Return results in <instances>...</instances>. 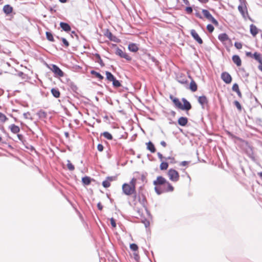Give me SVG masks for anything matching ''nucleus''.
<instances>
[{"instance_id": "obj_37", "label": "nucleus", "mask_w": 262, "mask_h": 262, "mask_svg": "<svg viewBox=\"0 0 262 262\" xmlns=\"http://www.w3.org/2000/svg\"><path fill=\"white\" fill-rule=\"evenodd\" d=\"M234 104L239 111L242 110V106L238 101H237L236 100L234 101Z\"/></svg>"}, {"instance_id": "obj_42", "label": "nucleus", "mask_w": 262, "mask_h": 262, "mask_svg": "<svg viewBox=\"0 0 262 262\" xmlns=\"http://www.w3.org/2000/svg\"><path fill=\"white\" fill-rule=\"evenodd\" d=\"M61 40L63 42V43L68 47L69 46V42L67 40V39L64 38H62Z\"/></svg>"}, {"instance_id": "obj_30", "label": "nucleus", "mask_w": 262, "mask_h": 262, "mask_svg": "<svg viewBox=\"0 0 262 262\" xmlns=\"http://www.w3.org/2000/svg\"><path fill=\"white\" fill-rule=\"evenodd\" d=\"M8 120V118L2 113L0 112V122H5Z\"/></svg>"}, {"instance_id": "obj_53", "label": "nucleus", "mask_w": 262, "mask_h": 262, "mask_svg": "<svg viewBox=\"0 0 262 262\" xmlns=\"http://www.w3.org/2000/svg\"><path fill=\"white\" fill-rule=\"evenodd\" d=\"M157 155H158V158H159L161 160H162V159H163V157L161 153H160V152H158V153L157 154Z\"/></svg>"}, {"instance_id": "obj_60", "label": "nucleus", "mask_w": 262, "mask_h": 262, "mask_svg": "<svg viewBox=\"0 0 262 262\" xmlns=\"http://www.w3.org/2000/svg\"><path fill=\"white\" fill-rule=\"evenodd\" d=\"M198 1L202 3H206L208 1V0H198Z\"/></svg>"}, {"instance_id": "obj_46", "label": "nucleus", "mask_w": 262, "mask_h": 262, "mask_svg": "<svg viewBox=\"0 0 262 262\" xmlns=\"http://www.w3.org/2000/svg\"><path fill=\"white\" fill-rule=\"evenodd\" d=\"M96 57L98 58V59H99V61H98V62L101 65V66H103V62H102V59H101V57L100 56V55L99 54H96Z\"/></svg>"}, {"instance_id": "obj_27", "label": "nucleus", "mask_w": 262, "mask_h": 262, "mask_svg": "<svg viewBox=\"0 0 262 262\" xmlns=\"http://www.w3.org/2000/svg\"><path fill=\"white\" fill-rule=\"evenodd\" d=\"M91 73L93 75H95L97 78H98L99 80H102L104 77L102 75H101L99 73H98L95 71H92L91 72Z\"/></svg>"}, {"instance_id": "obj_10", "label": "nucleus", "mask_w": 262, "mask_h": 262, "mask_svg": "<svg viewBox=\"0 0 262 262\" xmlns=\"http://www.w3.org/2000/svg\"><path fill=\"white\" fill-rule=\"evenodd\" d=\"M170 99L172 101L175 106L180 108L182 106V103L180 101L178 98L174 97L173 96L170 95L169 97Z\"/></svg>"}, {"instance_id": "obj_11", "label": "nucleus", "mask_w": 262, "mask_h": 262, "mask_svg": "<svg viewBox=\"0 0 262 262\" xmlns=\"http://www.w3.org/2000/svg\"><path fill=\"white\" fill-rule=\"evenodd\" d=\"M250 31L253 36L255 37L258 33V28L253 24L250 26Z\"/></svg>"}, {"instance_id": "obj_54", "label": "nucleus", "mask_w": 262, "mask_h": 262, "mask_svg": "<svg viewBox=\"0 0 262 262\" xmlns=\"http://www.w3.org/2000/svg\"><path fill=\"white\" fill-rule=\"evenodd\" d=\"M195 16L200 18H201V19L203 18V17L202 16V15L199 12H197L195 13Z\"/></svg>"}, {"instance_id": "obj_5", "label": "nucleus", "mask_w": 262, "mask_h": 262, "mask_svg": "<svg viewBox=\"0 0 262 262\" xmlns=\"http://www.w3.org/2000/svg\"><path fill=\"white\" fill-rule=\"evenodd\" d=\"M115 53L121 58H125L127 60H130L131 57L126 53L124 52L122 50L117 48L116 50Z\"/></svg>"}, {"instance_id": "obj_38", "label": "nucleus", "mask_w": 262, "mask_h": 262, "mask_svg": "<svg viewBox=\"0 0 262 262\" xmlns=\"http://www.w3.org/2000/svg\"><path fill=\"white\" fill-rule=\"evenodd\" d=\"M207 29L208 30V31L209 32H212L214 30V27L213 26L211 25V24H209L207 26Z\"/></svg>"}, {"instance_id": "obj_1", "label": "nucleus", "mask_w": 262, "mask_h": 262, "mask_svg": "<svg viewBox=\"0 0 262 262\" xmlns=\"http://www.w3.org/2000/svg\"><path fill=\"white\" fill-rule=\"evenodd\" d=\"M136 179L135 178H133L129 184H123L122 186L123 193L126 195L136 194Z\"/></svg>"}, {"instance_id": "obj_64", "label": "nucleus", "mask_w": 262, "mask_h": 262, "mask_svg": "<svg viewBox=\"0 0 262 262\" xmlns=\"http://www.w3.org/2000/svg\"><path fill=\"white\" fill-rule=\"evenodd\" d=\"M40 114H41V115H43V116H45V115H46V113H45L44 112L40 111Z\"/></svg>"}, {"instance_id": "obj_29", "label": "nucleus", "mask_w": 262, "mask_h": 262, "mask_svg": "<svg viewBox=\"0 0 262 262\" xmlns=\"http://www.w3.org/2000/svg\"><path fill=\"white\" fill-rule=\"evenodd\" d=\"M168 167V164L167 162H162L160 164V167L161 170H166Z\"/></svg>"}, {"instance_id": "obj_49", "label": "nucleus", "mask_w": 262, "mask_h": 262, "mask_svg": "<svg viewBox=\"0 0 262 262\" xmlns=\"http://www.w3.org/2000/svg\"><path fill=\"white\" fill-rule=\"evenodd\" d=\"M140 201V203L141 205V206L143 207V208H144L145 207V203H144V201H145V198H143L142 200V201Z\"/></svg>"}, {"instance_id": "obj_6", "label": "nucleus", "mask_w": 262, "mask_h": 262, "mask_svg": "<svg viewBox=\"0 0 262 262\" xmlns=\"http://www.w3.org/2000/svg\"><path fill=\"white\" fill-rule=\"evenodd\" d=\"M182 100L183 102V105L182 104L180 109L186 111L190 110L191 108V105L190 102L184 98H182Z\"/></svg>"}, {"instance_id": "obj_12", "label": "nucleus", "mask_w": 262, "mask_h": 262, "mask_svg": "<svg viewBox=\"0 0 262 262\" xmlns=\"http://www.w3.org/2000/svg\"><path fill=\"white\" fill-rule=\"evenodd\" d=\"M60 26L63 31L67 32L70 31L71 30L70 26L66 23L61 22L60 23Z\"/></svg>"}, {"instance_id": "obj_41", "label": "nucleus", "mask_w": 262, "mask_h": 262, "mask_svg": "<svg viewBox=\"0 0 262 262\" xmlns=\"http://www.w3.org/2000/svg\"><path fill=\"white\" fill-rule=\"evenodd\" d=\"M232 90L234 92H236L238 90H239V87H238V85L237 83H234L233 86H232Z\"/></svg>"}, {"instance_id": "obj_58", "label": "nucleus", "mask_w": 262, "mask_h": 262, "mask_svg": "<svg viewBox=\"0 0 262 262\" xmlns=\"http://www.w3.org/2000/svg\"><path fill=\"white\" fill-rule=\"evenodd\" d=\"M108 36V37L111 40H113V39H112V36H113V35H112V34L111 32H110V33H108V36Z\"/></svg>"}, {"instance_id": "obj_19", "label": "nucleus", "mask_w": 262, "mask_h": 262, "mask_svg": "<svg viewBox=\"0 0 262 262\" xmlns=\"http://www.w3.org/2000/svg\"><path fill=\"white\" fill-rule=\"evenodd\" d=\"M128 48L130 51L133 52H136L139 49L137 44L133 43L129 44Z\"/></svg>"}, {"instance_id": "obj_25", "label": "nucleus", "mask_w": 262, "mask_h": 262, "mask_svg": "<svg viewBox=\"0 0 262 262\" xmlns=\"http://www.w3.org/2000/svg\"><path fill=\"white\" fill-rule=\"evenodd\" d=\"M155 190L156 193L159 195L161 194L164 191V188H162V186H156Z\"/></svg>"}, {"instance_id": "obj_57", "label": "nucleus", "mask_w": 262, "mask_h": 262, "mask_svg": "<svg viewBox=\"0 0 262 262\" xmlns=\"http://www.w3.org/2000/svg\"><path fill=\"white\" fill-rule=\"evenodd\" d=\"M237 93V95L239 97H242V93L240 92L239 90L236 92Z\"/></svg>"}, {"instance_id": "obj_44", "label": "nucleus", "mask_w": 262, "mask_h": 262, "mask_svg": "<svg viewBox=\"0 0 262 262\" xmlns=\"http://www.w3.org/2000/svg\"><path fill=\"white\" fill-rule=\"evenodd\" d=\"M110 221H111V225L112 226V227H113L114 228L116 227V224L115 222V220L113 218H111Z\"/></svg>"}, {"instance_id": "obj_48", "label": "nucleus", "mask_w": 262, "mask_h": 262, "mask_svg": "<svg viewBox=\"0 0 262 262\" xmlns=\"http://www.w3.org/2000/svg\"><path fill=\"white\" fill-rule=\"evenodd\" d=\"M115 179H116L115 177H108L106 178L107 180H108L110 182L111 181H113L115 180Z\"/></svg>"}, {"instance_id": "obj_3", "label": "nucleus", "mask_w": 262, "mask_h": 262, "mask_svg": "<svg viewBox=\"0 0 262 262\" xmlns=\"http://www.w3.org/2000/svg\"><path fill=\"white\" fill-rule=\"evenodd\" d=\"M202 13L204 16L215 25H218L217 21L212 16L210 13L207 10L203 9Z\"/></svg>"}, {"instance_id": "obj_13", "label": "nucleus", "mask_w": 262, "mask_h": 262, "mask_svg": "<svg viewBox=\"0 0 262 262\" xmlns=\"http://www.w3.org/2000/svg\"><path fill=\"white\" fill-rule=\"evenodd\" d=\"M252 58H253L256 60H257L259 63V64H262V55L260 54V53H258L257 52H255L253 54Z\"/></svg>"}, {"instance_id": "obj_9", "label": "nucleus", "mask_w": 262, "mask_h": 262, "mask_svg": "<svg viewBox=\"0 0 262 262\" xmlns=\"http://www.w3.org/2000/svg\"><path fill=\"white\" fill-rule=\"evenodd\" d=\"M190 34L192 37L200 44L203 43V40L199 36V34L196 33L195 30L192 29L190 31Z\"/></svg>"}, {"instance_id": "obj_17", "label": "nucleus", "mask_w": 262, "mask_h": 262, "mask_svg": "<svg viewBox=\"0 0 262 262\" xmlns=\"http://www.w3.org/2000/svg\"><path fill=\"white\" fill-rule=\"evenodd\" d=\"M218 38L222 42L226 41L229 39L228 36L226 33L220 34L218 36Z\"/></svg>"}, {"instance_id": "obj_50", "label": "nucleus", "mask_w": 262, "mask_h": 262, "mask_svg": "<svg viewBox=\"0 0 262 262\" xmlns=\"http://www.w3.org/2000/svg\"><path fill=\"white\" fill-rule=\"evenodd\" d=\"M188 162H187V161H182L180 163V165L182 166H185L188 164Z\"/></svg>"}, {"instance_id": "obj_26", "label": "nucleus", "mask_w": 262, "mask_h": 262, "mask_svg": "<svg viewBox=\"0 0 262 262\" xmlns=\"http://www.w3.org/2000/svg\"><path fill=\"white\" fill-rule=\"evenodd\" d=\"M105 74L106 79L110 81H112L115 78L114 76L110 72L106 71Z\"/></svg>"}, {"instance_id": "obj_52", "label": "nucleus", "mask_w": 262, "mask_h": 262, "mask_svg": "<svg viewBox=\"0 0 262 262\" xmlns=\"http://www.w3.org/2000/svg\"><path fill=\"white\" fill-rule=\"evenodd\" d=\"M97 207L100 210H101L103 208V206H102L100 203H98Z\"/></svg>"}, {"instance_id": "obj_21", "label": "nucleus", "mask_w": 262, "mask_h": 262, "mask_svg": "<svg viewBox=\"0 0 262 262\" xmlns=\"http://www.w3.org/2000/svg\"><path fill=\"white\" fill-rule=\"evenodd\" d=\"M10 128L11 132L14 134H16V133H18L20 130L19 127L14 124H12L10 126Z\"/></svg>"}, {"instance_id": "obj_2", "label": "nucleus", "mask_w": 262, "mask_h": 262, "mask_svg": "<svg viewBox=\"0 0 262 262\" xmlns=\"http://www.w3.org/2000/svg\"><path fill=\"white\" fill-rule=\"evenodd\" d=\"M168 176L169 179L172 182H176L179 180L180 176L179 172L173 169H169Z\"/></svg>"}, {"instance_id": "obj_45", "label": "nucleus", "mask_w": 262, "mask_h": 262, "mask_svg": "<svg viewBox=\"0 0 262 262\" xmlns=\"http://www.w3.org/2000/svg\"><path fill=\"white\" fill-rule=\"evenodd\" d=\"M238 9L239 11L243 15L244 13L243 6H242L241 5L238 6Z\"/></svg>"}, {"instance_id": "obj_56", "label": "nucleus", "mask_w": 262, "mask_h": 262, "mask_svg": "<svg viewBox=\"0 0 262 262\" xmlns=\"http://www.w3.org/2000/svg\"><path fill=\"white\" fill-rule=\"evenodd\" d=\"M184 3L186 5H189V2L188 0H183Z\"/></svg>"}, {"instance_id": "obj_43", "label": "nucleus", "mask_w": 262, "mask_h": 262, "mask_svg": "<svg viewBox=\"0 0 262 262\" xmlns=\"http://www.w3.org/2000/svg\"><path fill=\"white\" fill-rule=\"evenodd\" d=\"M185 10L189 14H190L192 12V8L191 7H187L185 9Z\"/></svg>"}, {"instance_id": "obj_28", "label": "nucleus", "mask_w": 262, "mask_h": 262, "mask_svg": "<svg viewBox=\"0 0 262 262\" xmlns=\"http://www.w3.org/2000/svg\"><path fill=\"white\" fill-rule=\"evenodd\" d=\"M46 34L47 38L49 41H54V37H53V35H52L51 33L49 32H47Z\"/></svg>"}, {"instance_id": "obj_61", "label": "nucleus", "mask_w": 262, "mask_h": 262, "mask_svg": "<svg viewBox=\"0 0 262 262\" xmlns=\"http://www.w3.org/2000/svg\"><path fill=\"white\" fill-rule=\"evenodd\" d=\"M258 69L262 72V64H259L258 66Z\"/></svg>"}, {"instance_id": "obj_59", "label": "nucleus", "mask_w": 262, "mask_h": 262, "mask_svg": "<svg viewBox=\"0 0 262 262\" xmlns=\"http://www.w3.org/2000/svg\"><path fill=\"white\" fill-rule=\"evenodd\" d=\"M17 137H18V138L19 139V140H22L23 136L21 135L18 134Z\"/></svg>"}, {"instance_id": "obj_63", "label": "nucleus", "mask_w": 262, "mask_h": 262, "mask_svg": "<svg viewBox=\"0 0 262 262\" xmlns=\"http://www.w3.org/2000/svg\"><path fill=\"white\" fill-rule=\"evenodd\" d=\"M29 115L28 113H24V116L26 118H28V115Z\"/></svg>"}, {"instance_id": "obj_34", "label": "nucleus", "mask_w": 262, "mask_h": 262, "mask_svg": "<svg viewBox=\"0 0 262 262\" xmlns=\"http://www.w3.org/2000/svg\"><path fill=\"white\" fill-rule=\"evenodd\" d=\"M113 84L114 86L118 88L121 85V84L120 82L117 80L116 78H115L113 81Z\"/></svg>"}, {"instance_id": "obj_16", "label": "nucleus", "mask_w": 262, "mask_h": 262, "mask_svg": "<svg viewBox=\"0 0 262 262\" xmlns=\"http://www.w3.org/2000/svg\"><path fill=\"white\" fill-rule=\"evenodd\" d=\"M232 60L233 62L237 65V66L239 67L241 66L242 61L241 58L238 55H233L232 56Z\"/></svg>"}, {"instance_id": "obj_8", "label": "nucleus", "mask_w": 262, "mask_h": 262, "mask_svg": "<svg viewBox=\"0 0 262 262\" xmlns=\"http://www.w3.org/2000/svg\"><path fill=\"white\" fill-rule=\"evenodd\" d=\"M166 183V179L161 176H159L157 177L156 180L154 181V184L156 186H161L163 185H165Z\"/></svg>"}, {"instance_id": "obj_35", "label": "nucleus", "mask_w": 262, "mask_h": 262, "mask_svg": "<svg viewBox=\"0 0 262 262\" xmlns=\"http://www.w3.org/2000/svg\"><path fill=\"white\" fill-rule=\"evenodd\" d=\"M102 185L105 188H108L110 186V182L106 180L105 181H103L102 182Z\"/></svg>"}, {"instance_id": "obj_62", "label": "nucleus", "mask_w": 262, "mask_h": 262, "mask_svg": "<svg viewBox=\"0 0 262 262\" xmlns=\"http://www.w3.org/2000/svg\"><path fill=\"white\" fill-rule=\"evenodd\" d=\"M165 159H166V160L169 159V160H174V158H173V157H169L166 158Z\"/></svg>"}, {"instance_id": "obj_33", "label": "nucleus", "mask_w": 262, "mask_h": 262, "mask_svg": "<svg viewBox=\"0 0 262 262\" xmlns=\"http://www.w3.org/2000/svg\"><path fill=\"white\" fill-rule=\"evenodd\" d=\"M67 167L71 171L75 169L74 166L71 163L70 160H67Z\"/></svg>"}, {"instance_id": "obj_55", "label": "nucleus", "mask_w": 262, "mask_h": 262, "mask_svg": "<svg viewBox=\"0 0 262 262\" xmlns=\"http://www.w3.org/2000/svg\"><path fill=\"white\" fill-rule=\"evenodd\" d=\"M160 144H161V145L162 146H163V147H166V142H165V141H161V143H160Z\"/></svg>"}, {"instance_id": "obj_47", "label": "nucleus", "mask_w": 262, "mask_h": 262, "mask_svg": "<svg viewBox=\"0 0 262 262\" xmlns=\"http://www.w3.org/2000/svg\"><path fill=\"white\" fill-rule=\"evenodd\" d=\"M97 149L99 151H102L103 150V146L102 144H99L97 146Z\"/></svg>"}, {"instance_id": "obj_39", "label": "nucleus", "mask_w": 262, "mask_h": 262, "mask_svg": "<svg viewBox=\"0 0 262 262\" xmlns=\"http://www.w3.org/2000/svg\"><path fill=\"white\" fill-rule=\"evenodd\" d=\"M135 209L136 210H137V212H138V214L139 216H141L143 214V209L142 208L141 209H139L138 207H135Z\"/></svg>"}, {"instance_id": "obj_32", "label": "nucleus", "mask_w": 262, "mask_h": 262, "mask_svg": "<svg viewBox=\"0 0 262 262\" xmlns=\"http://www.w3.org/2000/svg\"><path fill=\"white\" fill-rule=\"evenodd\" d=\"M103 136L108 140H112L113 139L112 135L108 132H105L103 133Z\"/></svg>"}, {"instance_id": "obj_14", "label": "nucleus", "mask_w": 262, "mask_h": 262, "mask_svg": "<svg viewBox=\"0 0 262 262\" xmlns=\"http://www.w3.org/2000/svg\"><path fill=\"white\" fill-rule=\"evenodd\" d=\"M178 122L180 125L184 126L187 124L188 119L186 117H181L178 119Z\"/></svg>"}, {"instance_id": "obj_24", "label": "nucleus", "mask_w": 262, "mask_h": 262, "mask_svg": "<svg viewBox=\"0 0 262 262\" xmlns=\"http://www.w3.org/2000/svg\"><path fill=\"white\" fill-rule=\"evenodd\" d=\"M51 93L55 98H58L60 96V92L58 89L53 88L51 90Z\"/></svg>"}, {"instance_id": "obj_23", "label": "nucleus", "mask_w": 262, "mask_h": 262, "mask_svg": "<svg viewBox=\"0 0 262 262\" xmlns=\"http://www.w3.org/2000/svg\"><path fill=\"white\" fill-rule=\"evenodd\" d=\"M82 182L84 185H88L91 183V179L89 177H84L82 179Z\"/></svg>"}, {"instance_id": "obj_4", "label": "nucleus", "mask_w": 262, "mask_h": 262, "mask_svg": "<svg viewBox=\"0 0 262 262\" xmlns=\"http://www.w3.org/2000/svg\"><path fill=\"white\" fill-rule=\"evenodd\" d=\"M50 69L56 76H58L59 77L63 76V72L56 65L51 64L50 67Z\"/></svg>"}, {"instance_id": "obj_18", "label": "nucleus", "mask_w": 262, "mask_h": 262, "mask_svg": "<svg viewBox=\"0 0 262 262\" xmlns=\"http://www.w3.org/2000/svg\"><path fill=\"white\" fill-rule=\"evenodd\" d=\"M3 11L6 14H9L12 12L13 8L9 5H6L3 7Z\"/></svg>"}, {"instance_id": "obj_40", "label": "nucleus", "mask_w": 262, "mask_h": 262, "mask_svg": "<svg viewBox=\"0 0 262 262\" xmlns=\"http://www.w3.org/2000/svg\"><path fill=\"white\" fill-rule=\"evenodd\" d=\"M234 46L237 49H241L242 48V44L241 42H235L234 43Z\"/></svg>"}, {"instance_id": "obj_51", "label": "nucleus", "mask_w": 262, "mask_h": 262, "mask_svg": "<svg viewBox=\"0 0 262 262\" xmlns=\"http://www.w3.org/2000/svg\"><path fill=\"white\" fill-rule=\"evenodd\" d=\"M246 55L247 56H248V57H253V54L251 52H246Z\"/></svg>"}, {"instance_id": "obj_22", "label": "nucleus", "mask_w": 262, "mask_h": 262, "mask_svg": "<svg viewBox=\"0 0 262 262\" xmlns=\"http://www.w3.org/2000/svg\"><path fill=\"white\" fill-rule=\"evenodd\" d=\"M197 85L194 81L191 80L190 83V89L192 92H195L197 90Z\"/></svg>"}, {"instance_id": "obj_20", "label": "nucleus", "mask_w": 262, "mask_h": 262, "mask_svg": "<svg viewBox=\"0 0 262 262\" xmlns=\"http://www.w3.org/2000/svg\"><path fill=\"white\" fill-rule=\"evenodd\" d=\"M146 145L147 149L150 150L151 152L154 153L156 151V148L152 142L149 141V142L146 143Z\"/></svg>"}, {"instance_id": "obj_36", "label": "nucleus", "mask_w": 262, "mask_h": 262, "mask_svg": "<svg viewBox=\"0 0 262 262\" xmlns=\"http://www.w3.org/2000/svg\"><path fill=\"white\" fill-rule=\"evenodd\" d=\"M130 248L134 251H136L138 250V246L135 244H132L130 245Z\"/></svg>"}, {"instance_id": "obj_15", "label": "nucleus", "mask_w": 262, "mask_h": 262, "mask_svg": "<svg viewBox=\"0 0 262 262\" xmlns=\"http://www.w3.org/2000/svg\"><path fill=\"white\" fill-rule=\"evenodd\" d=\"M198 101L202 105L203 107H204V105L208 103L207 99L205 96H200L198 98Z\"/></svg>"}, {"instance_id": "obj_31", "label": "nucleus", "mask_w": 262, "mask_h": 262, "mask_svg": "<svg viewBox=\"0 0 262 262\" xmlns=\"http://www.w3.org/2000/svg\"><path fill=\"white\" fill-rule=\"evenodd\" d=\"M165 185L167 186L166 191H172L173 190V186L168 182L166 181Z\"/></svg>"}, {"instance_id": "obj_7", "label": "nucleus", "mask_w": 262, "mask_h": 262, "mask_svg": "<svg viewBox=\"0 0 262 262\" xmlns=\"http://www.w3.org/2000/svg\"><path fill=\"white\" fill-rule=\"evenodd\" d=\"M222 79L226 83H230L232 81V78L230 75L227 72H223L221 75Z\"/></svg>"}]
</instances>
